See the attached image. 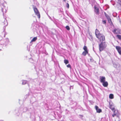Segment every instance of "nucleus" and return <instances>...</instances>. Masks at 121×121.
<instances>
[{"instance_id": "obj_1", "label": "nucleus", "mask_w": 121, "mask_h": 121, "mask_svg": "<svg viewBox=\"0 0 121 121\" xmlns=\"http://www.w3.org/2000/svg\"><path fill=\"white\" fill-rule=\"evenodd\" d=\"M95 34L96 37L100 41H103L105 40L104 36L102 34L100 33L99 31L97 29L95 30Z\"/></svg>"}, {"instance_id": "obj_2", "label": "nucleus", "mask_w": 121, "mask_h": 121, "mask_svg": "<svg viewBox=\"0 0 121 121\" xmlns=\"http://www.w3.org/2000/svg\"><path fill=\"white\" fill-rule=\"evenodd\" d=\"M9 41V39L6 38L5 39L0 41V44L3 47H5L8 45Z\"/></svg>"}, {"instance_id": "obj_3", "label": "nucleus", "mask_w": 121, "mask_h": 121, "mask_svg": "<svg viewBox=\"0 0 121 121\" xmlns=\"http://www.w3.org/2000/svg\"><path fill=\"white\" fill-rule=\"evenodd\" d=\"M106 44L105 42H102L99 45V51L101 52L106 47Z\"/></svg>"}, {"instance_id": "obj_4", "label": "nucleus", "mask_w": 121, "mask_h": 121, "mask_svg": "<svg viewBox=\"0 0 121 121\" xmlns=\"http://www.w3.org/2000/svg\"><path fill=\"white\" fill-rule=\"evenodd\" d=\"M0 10H1L3 13H5L7 12V10L3 4H2L0 5Z\"/></svg>"}, {"instance_id": "obj_5", "label": "nucleus", "mask_w": 121, "mask_h": 121, "mask_svg": "<svg viewBox=\"0 0 121 121\" xmlns=\"http://www.w3.org/2000/svg\"><path fill=\"white\" fill-rule=\"evenodd\" d=\"M113 111V114L112 115L113 117H114L115 116L118 117L119 115V113L118 110L116 109H114V110Z\"/></svg>"}, {"instance_id": "obj_6", "label": "nucleus", "mask_w": 121, "mask_h": 121, "mask_svg": "<svg viewBox=\"0 0 121 121\" xmlns=\"http://www.w3.org/2000/svg\"><path fill=\"white\" fill-rule=\"evenodd\" d=\"M34 10L35 13L36 15L39 18L40 17V15L39 13L37 8H34Z\"/></svg>"}, {"instance_id": "obj_7", "label": "nucleus", "mask_w": 121, "mask_h": 121, "mask_svg": "<svg viewBox=\"0 0 121 121\" xmlns=\"http://www.w3.org/2000/svg\"><path fill=\"white\" fill-rule=\"evenodd\" d=\"M113 32L115 34H121V30L119 29H115L113 31Z\"/></svg>"}, {"instance_id": "obj_8", "label": "nucleus", "mask_w": 121, "mask_h": 121, "mask_svg": "<svg viewBox=\"0 0 121 121\" xmlns=\"http://www.w3.org/2000/svg\"><path fill=\"white\" fill-rule=\"evenodd\" d=\"M115 106L112 103H109V108L111 109L112 111H113L114 109Z\"/></svg>"}, {"instance_id": "obj_9", "label": "nucleus", "mask_w": 121, "mask_h": 121, "mask_svg": "<svg viewBox=\"0 0 121 121\" xmlns=\"http://www.w3.org/2000/svg\"><path fill=\"white\" fill-rule=\"evenodd\" d=\"M105 78L104 77L100 76V81L101 82L103 83L105 81Z\"/></svg>"}, {"instance_id": "obj_10", "label": "nucleus", "mask_w": 121, "mask_h": 121, "mask_svg": "<svg viewBox=\"0 0 121 121\" xmlns=\"http://www.w3.org/2000/svg\"><path fill=\"white\" fill-rule=\"evenodd\" d=\"M116 48L120 55H121V47L119 46H116Z\"/></svg>"}, {"instance_id": "obj_11", "label": "nucleus", "mask_w": 121, "mask_h": 121, "mask_svg": "<svg viewBox=\"0 0 121 121\" xmlns=\"http://www.w3.org/2000/svg\"><path fill=\"white\" fill-rule=\"evenodd\" d=\"M95 108L97 112L100 113L101 112V109L99 108L98 106H95Z\"/></svg>"}, {"instance_id": "obj_12", "label": "nucleus", "mask_w": 121, "mask_h": 121, "mask_svg": "<svg viewBox=\"0 0 121 121\" xmlns=\"http://www.w3.org/2000/svg\"><path fill=\"white\" fill-rule=\"evenodd\" d=\"M94 11L95 13L97 14H99V9L96 7H95Z\"/></svg>"}, {"instance_id": "obj_13", "label": "nucleus", "mask_w": 121, "mask_h": 121, "mask_svg": "<svg viewBox=\"0 0 121 121\" xmlns=\"http://www.w3.org/2000/svg\"><path fill=\"white\" fill-rule=\"evenodd\" d=\"M108 83L107 82L105 81L102 83L103 86L104 87H107L108 85Z\"/></svg>"}, {"instance_id": "obj_14", "label": "nucleus", "mask_w": 121, "mask_h": 121, "mask_svg": "<svg viewBox=\"0 0 121 121\" xmlns=\"http://www.w3.org/2000/svg\"><path fill=\"white\" fill-rule=\"evenodd\" d=\"M22 85H25L28 82L27 81L24 80H22Z\"/></svg>"}, {"instance_id": "obj_15", "label": "nucleus", "mask_w": 121, "mask_h": 121, "mask_svg": "<svg viewBox=\"0 0 121 121\" xmlns=\"http://www.w3.org/2000/svg\"><path fill=\"white\" fill-rule=\"evenodd\" d=\"M88 51H84L83 52L82 54L83 56H85L87 54H88Z\"/></svg>"}, {"instance_id": "obj_16", "label": "nucleus", "mask_w": 121, "mask_h": 121, "mask_svg": "<svg viewBox=\"0 0 121 121\" xmlns=\"http://www.w3.org/2000/svg\"><path fill=\"white\" fill-rule=\"evenodd\" d=\"M4 25V26H6L8 25V23L7 22V20L5 19L4 22H3Z\"/></svg>"}, {"instance_id": "obj_17", "label": "nucleus", "mask_w": 121, "mask_h": 121, "mask_svg": "<svg viewBox=\"0 0 121 121\" xmlns=\"http://www.w3.org/2000/svg\"><path fill=\"white\" fill-rule=\"evenodd\" d=\"M37 39V37H35L33 39L31 40L30 43H31L32 42L35 41Z\"/></svg>"}, {"instance_id": "obj_18", "label": "nucleus", "mask_w": 121, "mask_h": 121, "mask_svg": "<svg viewBox=\"0 0 121 121\" xmlns=\"http://www.w3.org/2000/svg\"><path fill=\"white\" fill-rule=\"evenodd\" d=\"M109 98L110 99H112L114 98V95L113 94H111L109 95Z\"/></svg>"}, {"instance_id": "obj_19", "label": "nucleus", "mask_w": 121, "mask_h": 121, "mask_svg": "<svg viewBox=\"0 0 121 121\" xmlns=\"http://www.w3.org/2000/svg\"><path fill=\"white\" fill-rule=\"evenodd\" d=\"M107 18L108 20V22L109 23H110L112 22L111 19L109 16Z\"/></svg>"}, {"instance_id": "obj_20", "label": "nucleus", "mask_w": 121, "mask_h": 121, "mask_svg": "<svg viewBox=\"0 0 121 121\" xmlns=\"http://www.w3.org/2000/svg\"><path fill=\"white\" fill-rule=\"evenodd\" d=\"M83 49L85 51H88L87 47L85 46H84L83 47Z\"/></svg>"}, {"instance_id": "obj_21", "label": "nucleus", "mask_w": 121, "mask_h": 121, "mask_svg": "<svg viewBox=\"0 0 121 121\" xmlns=\"http://www.w3.org/2000/svg\"><path fill=\"white\" fill-rule=\"evenodd\" d=\"M117 37L119 39H121V35H117Z\"/></svg>"}, {"instance_id": "obj_22", "label": "nucleus", "mask_w": 121, "mask_h": 121, "mask_svg": "<svg viewBox=\"0 0 121 121\" xmlns=\"http://www.w3.org/2000/svg\"><path fill=\"white\" fill-rule=\"evenodd\" d=\"M64 63L66 64L69 63V61L67 60H64Z\"/></svg>"}, {"instance_id": "obj_23", "label": "nucleus", "mask_w": 121, "mask_h": 121, "mask_svg": "<svg viewBox=\"0 0 121 121\" xmlns=\"http://www.w3.org/2000/svg\"><path fill=\"white\" fill-rule=\"evenodd\" d=\"M118 3L121 6V0H118Z\"/></svg>"}, {"instance_id": "obj_24", "label": "nucleus", "mask_w": 121, "mask_h": 121, "mask_svg": "<svg viewBox=\"0 0 121 121\" xmlns=\"http://www.w3.org/2000/svg\"><path fill=\"white\" fill-rule=\"evenodd\" d=\"M66 29L68 30H70V28L68 26H66L65 27Z\"/></svg>"}, {"instance_id": "obj_25", "label": "nucleus", "mask_w": 121, "mask_h": 121, "mask_svg": "<svg viewBox=\"0 0 121 121\" xmlns=\"http://www.w3.org/2000/svg\"><path fill=\"white\" fill-rule=\"evenodd\" d=\"M106 17L107 18L108 17H109V16L105 12H104V13Z\"/></svg>"}, {"instance_id": "obj_26", "label": "nucleus", "mask_w": 121, "mask_h": 121, "mask_svg": "<svg viewBox=\"0 0 121 121\" xmlns=\"http://www.w3.org/2000/svg\"><path fill=\"white\" fill-rule=\"evenodd\" d=\"M103 22L104 24H106V22L105 20H104L103 21Z\"/></svg>"}, {"instance_id": "obj_27", "label": "nucleus", "mask_w": 121, "mask_h": 121, "mask_svg": "<svg viewBox=\"0 0 121 121\" xmlns=\"http://www.w3.org/2000/svg\"><path fill=\"white\" fill-rule=\"evenodd\" d=\"M67 66L68 68H71V65L69 64Z\"/></svg>"}, {"instance_id": "obj_28", "label": "nucleus", "mask_w": 121, "mask_h": 121, "mask_svg": "<svg viewBox=\"0 0 121 121\" xmlns=\"http://www.w3.org/2000/svg\"><path fill=\"white\" fill-rule=\"evenodd\" d=\"M66 6L68 8H69V4L68 3H67L66 4Z\"/></svg>"}, {"instance_id": "obj_29", "label": "nucleus", "mask_w": 121, "mask_h": 121, "mask_svg": "<svg viewBox=\"0 0 121 121\" xmlns=\"http://www.w3.org/2000/svg\"><path fill=\"white\" fill-rule=\"evenodd\" d=\"M3 33H4V37H5V32H3Z\"/></svg>"}, {"instance_id": "obj_30", "label": "nucleus", "mask_w": 121, "mask_h": 121, "mask_svg": "<svg viewBox=\"0 0 121 121\" xmlns=\"http://www.w3.org/2000/svg\"><path fill=\"white\" fill-rule=\"evenodd\" d=\"M90 36L91 38V39H92L93 38V37L91 35H90Z\"/></svg>"}, {"instance_id": "obj_31", "label": "nucleus", "mask_w": 121, "mask_h": 121, "mask_svg": "<svg viewBox=\"0 0 121 121\" xmlns=\"http://www.w3.org/2000/svg\"><path fill=\"white\" fill-rule=\"evenodd\" d=\"M1 50V49H0V51Z\"/></svg>"}]
</instances>
